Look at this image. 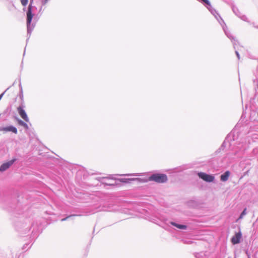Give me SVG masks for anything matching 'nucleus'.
Returning a JSON list of instances; mask_svg holds the SVG:
<instances>
[{
	"mask_svg": "<svg viewBox=\"0 0 258 258\" xmlns=\"http://www.w3.org/2000/svg\"><path fill=\"white\" fill-rule=\"evenodd\" d=\"M170 224L180 229H186L187 226L185 225L177 224L174 222H170Z\"/></svg>",
	"mask_w": 258,
	"mask_h": 258,
	"instance_id": "9b49d317",
	"label": "nucleus"
},
{
	"mask_svg": "<svg viewBox=\"0 0 258 258\" xmlns=\"http://www.w3.org/2000/svg\"><path fill=\"white\" fill-rule=\"evenodd\" d=\"M17 121L19 124L23 126L25 129L28 130L29 128L28 124L23 120L18 118Z\"/></svg>",
	"mask_w": 258,
	"mask_h": 258,
	"instance_id": "f8f14e48",
	"label": "nucleus"
},
{
	"mask_svg": "<svg viewBox=\"0 0 258 258\" xmlns=\"http://www.w3.org/2000/svg\"><path fill=\"white\" fill-rule=\"evenodd\" d=\"M32 5L30 4L28 6V11L27 12V35L28 38L30 37L31 34L34 28L35 25L31 24L32 20L33 17V14L32 12Z\"/></svg>",
	"mask_w": 258,
	"mask_h": 258,
	"instance_id": "f03ea898",
	"label": "nucleus"
},
{
	"mask_svg": "<svg viewBox=\"0 0 258 258\" xmlns=\"http://www.w3.org/2000/svg\"><path fill=\"white\" fill-rule=\"evenodd\" d=\"M79 216L78 215H69L67 217H66V218H63L61 220V221H66L67 220H68L69 218H71L72 217H73V216Z\"/></svg>",
	"mask_w": 258,
	"mask_h": 258,
	"instance_id": "2eb2a0df",
	"label": "nucleus"
},
{
	"mask_svg": "<svg viewBox=\"0 0 258 258\" xmlns=\"http://www.w3.org/2000/svg\"><path fill=\"white\" fill-rule=\"evenodd\" d=\"M140 180L139 178H121L119 179V180L121 182H125V183H129L130 181L132 180Z\"/></svg>",
	"mask_w": 258,
	"mask_h": 258,
	"instance_id": "ddd939ff",
	"label": "nucleus"
},
{
	"mask_svg": "<svg viewBox=\"0 0 258 258\" xmlns=\"http://www.w3.org/2000/svg\"><path fill=\"white\" fill-rule=\"evenodd\" d=\"M242 238V234L240 230L239 232H236L235 235L232 237L231 241L233 244H236L240 242V240Z\"/></svg>",
	"mask_w": 258,
	"mask_h": 258,
	"instance_id": "0eeeda50",
	"label": "nucleus"
},
{
	"mask_svg": "<svg viewBox=\"0 0 258 258\" xmlns=\"http://www.w3.org/2000/svg\"><path fill=\"white\" fill-rule=\"evenodd\" d=\"M235 54H236L238 59H240V55H239L238 52L236 50H235Z\"/></svg>",
	"mask_w": 258,
	"mask_h": 258,
	"instance_id": "aec40b11",
	"label": "nucleus"
},
{
	"mask_svg": "<svg viewBox=\"0 0 258 258\" xmlns=\"http://www.w3.org/2000/svg\"><path fill=\"white\" fill-rule=\"evenodd\" d=\"M231 138H233V137L230 135L227 136L220 149H223L228 144L231 149L233 151L234 155L239 157L243 154L246 148V143L242 141L237 144V145H235L234 140L233 139V140H232Z\"/></svg>",
	"mask_w": 258,
	"mask_h": 258,
	"instance_id": "f257e3e1",
	"label": "nucleus"
},
{
	"mask_svg": "<svg viewBox=\"0 0 258 258\" xmlns=\"http://www.w3.org/2000/svg\"><path fill=\"white\" fill-rule=\"evenodd\" d=\"M232 10L233 13L239 18L244 21H247V17L245 15H242L239 12L238 9L235 6L232 5Z\"/></svg>",
	"mask_w": 258,
	"mask_h": 258,
	"instance_id": "6e6552de",
	"label": "nucleus"
},
{
	"mask_svg": "<svg viewBox=\"0 0 258 258\" xmlns=\"http://www.w3.org/2000/svg\"><path fill=\"white\" fill-rule=\"evenodd\" d=\"M6 91H5V92H4L3 93H2L1 95H0V100H1V99L2 98L3 96H4L5 92Z\"/></svg>",
	"mask_w": 258,
	"mask_h": 258,
	"instance_id": "393cba45",
	"label": "nucleus"
},
{
	"mask_svg": "<svg viewBox=\"0 0 258 258\" xmlns=\"http://www.w3.org/2000/svg\"><path fill=\"white\" fill-rule=\"evenodd\" d=\"M48 1V0H44V1H43L42 4L43 5H45L47 3Z\"/></svg>",
	"mask_w": 258,
	"mask_h": 258,
	"instance_id": "a878e982",
	"label": "nucleus"
},
{
	"mask_svg": "<svg viewBox=\"0 0 258 258\" xmlns=\"http://www.w3.org/2000/svg\"><path fill=\"white\" fill-rule=\"evenodd\" d=\"M24 105L23 104H21L18 108L17 111L20 115V116L26 122H28L29 121V119L25 112L24 109Z\"/></svg>",
	"mask_w": 258,
	"mask_h": 258,
	"instance_id": "39448f33",
	"label": "nucleus"
},
{
	"mask_svg": "<svg viewBox=\"0 0 258 258\" xmlns=\"http://www.w3.org/2000/svg\"><path fill=\"white\" fill-rule=\"evenodd\" d=\"M21 2L23 6H25L28 4V0H21Z\"/></svg>",
	"mask_w": 258,
	"mask_h": 258,
	"instance_id": "a211bd4d",
	"label": "nucleus"
},
{
	"mask_svg": "<svg viewBox=\"0 0 258 258\" xmlns=\"http://www.w3.org/2000/svg\"><path fill=\"white\" fill-rule=\"evenodd\" d=\"M106 178H107L104 177V178H103V179H106Z\"/></svg>",
	"mask_w": 258,
	"mask_h": 258,
	"instance_id": "bb28decb",
	"label": "nucleus"
},
{
	"mask_svg": "<svg viewBox=\"0 0 258 258\" xmlns=\"http://www.w3.org/2000/svg\"><path fill=\"white\" fill-rule=\"evenodd\" d=\"M19 86L20 88V92H21V94L20 95V97L22 98L23 97V95L22 87L21 84H19Z\"/></svg>",
	"mask_w": 258,
	"mask_h": 258,
	"instance_id": "6ab92c4d",
	"label": "nucleus"
},
{
	"mask_svg": "<svg viewBox=\"0 0 258 258\" xmlns=\"http://www.w3.org/2000/svg\"><path fill=\"white\" fill-rule=\"evenodd\" d=\"M29 244H25L23 247V249H25L26 248H27V246H28Z\"/></svg>",
	"mask_w": 258,
	"mask_h": 258,
	"instance_id": "b1692460",
	"label": "nucleus"
},
{
	"mask_svg": "<svg viewBox=\"0 0 258 258\" xmlns=\"http://www.w3.org/2000/svg\"><path fill=\"white\" fill-rule=\"evenodd\" d=\"M104 183H105L106 185H114V183H110V182H108V183L104 182Z\"/></svg>",
	"mask_w": 258,
	"mask_h": 258,
	"instance_id": "4be33fe9",
	"label": "nucleus"
},
{
	"mask_svg": "<svg viewBox=\"0 0 258 258\" xmlns=\"http://www.w3.org/2000/svg\"><path fill=\"white\" fill-rule=\"evenodd\" d=\"M102 210H103V209L102 208H100V207H97V208H96L95 210H93L91 213L93 214V213H95L96 212H99V211H100Z\"/></svg>",
	"mask_w": 258,
	"mask_h": 258,
	"instance_id": "f3484780",
	"label": "nucleus"
},
{
	"mask_svg": "<svg viewBox=\"0 0 258 258\" xmlns=\"http://www.w3.org/2000/svg\"><path fill=\"white\" fill-rule=\"evenodd\" d=\"M16 159H13L7 162L3 163L0 166V171L3 172L7 170L16 161Z\"/></svg>",
	"mask_w": 258,
	"mask_h": 258,
	"instance_id": "423d86ee",
	"label": "nucleus"
},
{
	"mask_svg": "<svg viewBox=\"0 0 258 258\" xmlns=\"http://www.w3.org/2000/svg\"><path fill=\"white\" fill-rule=\"evenodd\" d=\"M246 214V209L245 208L240 214L239 219H242Z\"/></svg>",
	"mask_w": 258,
	"mask_h": 258,
	"instance_id": "4468645a",
	"label": "nucleus"
},
{
	"mask_svg": "<svg viewBox=\"0 0 258 258\" xmlns=\"http://www.w3.org/2000/svg\"><path fill=\"white\" fill-rule=\"evenodd\" d=\"M198 175L200 178L208 182H213L215 179L214 175L208 174L204 172H198Z\"/></svg>",
	"mask_w": 258,
	"mask_h": 258,
	"instance_id": "20e7f679",
	"label": "nucleus"
},
{
	"mask_svg": "<svg viewBox=\"0 0 258 258\" xmlns=\"http://www.w3.org/2000/svg\"><path fill=\"white\" fill-rule=\"evenodd\" d=\"M203 255H205V253L201 252L196 253L195 256L196 257V258H201V257H202Z\"/></svg>",
	"mask_w": 258,
	"mask_h": 258,
	"instance_id": "dca6fc26",
	"label": "nucleus"
},
{
	"mask_svg": "<svg viewBox=\"0 0 258 258\" xmlns=\"http://www.w3.org/2000/svg\"><path fill=\"white\" fill-rule=\"evenodd\" d=\"M229 175L230 172L229 171H226L224 173L222 174L220 176V180L223 182L226 181L228 180Z\"/></svg>",
	"mask_w": 258,
	"mask_h": 258,
	"instance_id": "9d476101",
	"label": "nucleus"
},
{
	"mask_svg": "<svg viewBox=\"0 0 258 258\" xmlns=\"http://www.w3.org/2000/svg\"><path fill=\"white\" fill-rule=\"evenodd\" d=\"M149 180L158 183H164L167 181V176L165 174L155 173L150 176Z\"/></svg>",
	"mask_w": 258,
	"mask_h": 258,
	"instance_id": "7ed1b4c3",
	"label": "nucleus"
},
{
	"mask_svg": "<svg viewBox=\"0 0 258 258\" xmlns=\"http://www.w3.org/2000/svg\"><path fill=\"white\" fill-rule=\"evenodd\" d=\"M104 183H105L106 185H114V183H110V182H108V183L104 182Z\"/></svg>",
	"mask_w": 258,
	"mask_h": 258,
	"instance_id": "412c9836",
	"label": "nucleus"
},
{
	"mask_svg": "<svg viewBox=\"0 0 258 258\" xmlns=\"http://www.w3.org/2000/svg\"><path fill=\"white\" fill-rule=\"evenodd\" d=\"M122 175H124V176H130V175H132V174H123ZM133 175L138 176L139 175L138 174H133Z\"/></svg>",
	"mask_w": 258,
	"mask_h": 258,
	"instance_id": "5701e85b",
	"label": "nucleus"
},
{
	"mask_svg": "<svg viewBox=\"0 0 258 258\" xmlns=\"http://www.w3.org/2000/svg\"><path fill=\"white\" fill-rule=\"evenodd\" d=\"M0 131H3L4 132H12L13 133H14L15 134H17L18 133L17 128L13 125H9L5 127H0Z\"/></svg>",
	"mask_w": 258,
	"mask_h": 258,
	"instance_id": "1a4fd4ad",
	"label": "nucleus"
}]
</instances>
